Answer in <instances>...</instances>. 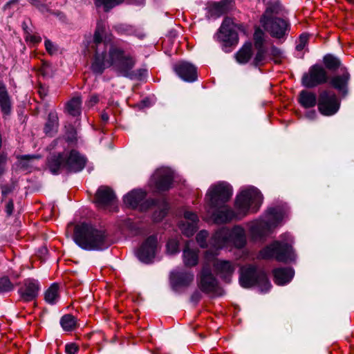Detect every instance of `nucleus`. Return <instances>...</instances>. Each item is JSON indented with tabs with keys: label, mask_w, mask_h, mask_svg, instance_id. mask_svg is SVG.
I'll return each instance as SVG.
<instances>
[{
	"label": "nucleus",
	"mask_w": 354,
	"mask_h": 354,
	"mask_svg": "<svg viewBox=\"0 0 354 354\" xmlns=\"http://www.w3.org/2000/svg\"><path fill=\"white\" fill-rule=\"evenodd\" d=\"M25 39L26 41H30L32 44L39 43L41 41V37L39 35L31 34L30 32H26Z\"/></svg>",
	"instance_id": "obj_47"
},
{
	"label": "nucleus",
	"mask_w": 354,
	"mask_h": 354,
	"mask_svg": "<svg viewBox=\"0 0 354 354\" xmlns=\"http://www.w3.org/2000/svg\"><path fill=\"white\" fill-rule=\"evenodd\" d=\"M145 192L141 189H135L124 196V203L131 208L146 211L149 209L151 201L145 200Z\"/></svg>",
	"instance_id": "obj_14"
},
{
	"label": "nucleus",
	"mask_w": 354,
	"mask_h": 354,
	"mask_svg": "<svg viewBox=\"0 0 354 354\" xmlns=\"http://www.w3.org/2000/svg\"><path fill=\"white\" fill-rule=\"evenodd\" d=\"M274 281L279 286L289 283L294 276V270L290 268H279L272 271Z\"/></svg>",
	"instance_id": "obj_26"
},
{
	"label": "nucleus",
	"mask_w": 354,
	"mask_h": 354,
	"mask_svg": "<svg viewBox=\"0 0 354 354\" xmlns=\"http://www.w3.org/2000/svg\"><path fill=\"white\" fill-rule=\"evenodd\" d=\"M0 107L4 115H9L11 111L10 97L4 84L0 81Z\"/></svg>",
	"instance_id": "obj_32"
},
{
	"label": "nucleus",
	"mask_w": 354,
	"mask_h": 354,
	"mask_svg": "<svg viewBox=\"0 0 354 354\" xmlns=\"http://www.w3.org/2000/svg\"><path fill=\"white\" fill-rule=\"evenodd\" d=\"M101 117H102V120L104 122H107V121H108V120H109V115H108V114H107V113H102V115H101Z\"/></svg>",
	"instance_id": "obj_55"
},
{
	"label": "nucleus",
	"mask_w": 354,
	"mask_h": 354,
	"mask_svg": "<svg viewBox=\"0 0 354 354\" xmlns=\"http://www.w3.org/2000/svg\"><path fill=\"white\" fill-rule=\"evenodd\" d=\"M104 32V24L97 23L93 37L95 54L91 66L93 71L102 74L106 68L112 66L118 75L131 77L136 59L122 49L105 42L103 40Z\"/></svg>",
	"instance_id": "obj_1"
},
{
	"label": "nucleus",
	"mask_w": 354,
	"mask_h": 354,
	"mask_svg": "<svg viewBox=\"0 0 354 354\" xmlns=\"http://www.w3.org/2000/svg\"><path fill=\"white\" fill-rule=\"evenodd\" d=\"M7 161V157L6 156H0V175H1L5 171V164Z\"/></svg>",
	"instance_id": "obj_49"
},
{
	"label": "nucleus",
	"mask_w": 354,
	"mask_h": 354,
	"mask_svg": "<svg viewBox=\"0 0 354 354\" xmlns=\"http://www.w3.org/2000/svg\"><path fill=\"white\" fill-rule=\"evenodd\" d=\"M86 165V159L77 151L72 150L68 155L59 153L52 156L48 160L50 171L57 174L62 168L70 171H81Z\"/></svg>",
	"instance_id": "obj_6"
},
{
	"label": "nucleus",
	"mask_w": 354,
	"mask_h": 354,
	"mask_svg": "<svg viewBox=\"0 0 354 354\" xmlns=\"http://www.w3.org/2000/svg\"><path fill=\"white\" fill-rule=\"evenodd\" d=\"M236 25L232 19H225L219 29V39L227 45L237 44L239 37L236 31Z\"/></svg>",
	"instance_id": "obj_15"
},
{
	"label": "nucleus",
	"mask_w": 354,
	"mask_h": 354,
	"mask_svg": "<svg viewBox=\"0 0 354 354\" xmlns=\"http://www.w3.org/2000/svg\"><path fill=\"white\" fill-rule=\"evenodd\" d=\"M14 289V285L7 277L0 279V293L11 291Z\"/></svg>",
	"instance_id": "obj_39"
},
{
	"label": "nucleus",
	"mask_w": 354,
	"mask_h": 354,
	"mask_svg": "<svg viewBox=\"0 0 354 354\" xmlns=\"http://www.w3.org/2000/svg\"><path fill=\"white\" fill-rule=\"evenodd\" d=\"M60 324L64 330L70 331L75 328L76 321L71 315H65L62 317Z\"/></svg>",
	"instance_id": "obj_36"
},
{
	"label": "nucleus",
	"mask_w": 354,
	"mask_h": 354,
	"mask_svg": "<svg viewBox=\"0 0 354 354\" xmlns=\"http://www.w3.org/2000/svg\"><path fill=\"white\" fill-rule=\"evenodd\" d=\"M269 61L272 59L275 63H279L282 56L280 49L275 46H272L270 51L268 50Z\"/></svg>",
	"instance_id": "obj_40"
},
{
	"label": "nucleus",
	"mask_w": 354,
	"mask_h": 354,
	"mask_svg": "<svg viewBox=\"0 0 354 354\" xmlns=\"http://www.w3.org/2000/svg\"><path fill=\"white\" fill-rule=\"evenodd\" d=\"M283 11V7L277 0H271L266 4V8L261 19H272L278 17Z\"/></svg>",
	"instance_id": "obj_27"
},
{
	"label": "nucleus",
	"mask_w": 354,
	"mask_h": 354,
	"mask_svg": "<svg viewBox=\"0 0 354 354\" xmlns=\"http://www.w3.org/2000/svg\"><path fill=\"white\" fill-rule=\"evenodd\" d=\"M328 80V76L324 68L319 64L312 66L308 73L302 77V84L307 88H313L325 84Z\"/></svg>",
	"instance_id": "obj_13"
},
{
	"label": "nucleus",
	"mask_w": 354,
	"mask_h": 354,
	"mask_svg": "<svg viewBox=\"0 0 354 354\" xmlns=\"http://www.w3.org/2000/svg\"><path fill=\"white\" fill-rule=\"evenodd\" d=\"M263 202V196L254 187L243 190L237 195L235 202V208L239 214L246 215L249 211L257 212Z\"/></svg>",
	"instance_id": "obj_8"
},
{
	"label": "nucleus",
	"mask_w": 354,
	"mask_h": 354,
	"mask_svg": "<svg viewBox=\"0 0 354 354\" xmlns=\"http://www.w3.org/2000/svg\"><path fill=\"white\" fill-rule=\"evenodd\" d=\"M292 248L288 242L275 241L260 252L263 259L275 258L279 261L292 260Z\"/></svg>",
	"instance_id": "obj_11"
},
{
	"label": "nucleus",
	"mask_w": 354,
	"mask_h": 354,
	"mask_svg": "<svg viewBox=\"0 0 354 354\" xmlns=\"http://www.w3.org/2000/svg\"><path fill=\"white\" fill-rule=\"evenodd\" d=\"M176 74L184 81L194 82L197 79L196 67L186 62H179L174 66Z\"/></svg>",
	"instance_id": "obj_20"
},
{
	"label": "nucleus",
	"mask_w": 354,
	"mask_h": 354,
	"mask_svg": "<svg viewBox=\"0 0 354 354\" xmlns=\"http://www.w3.org/2000/svg\"><path fill=\"white\" fill-rule=\"evenodd\" d=\"M46 51L50 55H54L57 52V47L49 39H46L44 42Z\"/></svg>",
	"instance_id": "obj_46"
},
{
	"label": "nucleus",
	"mask_w": 354,
	"mask_h": 354,
	"mask_svg": "<svg viewBox=\"0 0 354 354\" xmlns=\"http://www.w3.org/2000/svg\"><path fill=\"white\" fill-rule=\"evenodd\" d=\"M317 113L315 110L310 111L306 113V116L310 120H314L316 118Z\"/></svg>",
	"instance_id": "obj_54"
},
{
	"label": "nucleus",
	"mask_w": 354,
	"mask_h": 354,
	"mask_svg": "<svg viewBox=\"0 0 354 354\" xmlns=\"http://www.w3.org/2000/svg\"><path fill=\"white\" fill-rule=\"evenodd\" d=\"M39 73L44 77H48L51 75V66L47 62H44L39 68Z\"/></svg>",
	"instance_id": "obj_45"
},
{
	"label": "nucleus",
	"mask_w": 354,
	"mask_h": 354,
	"mask_svg": "<svg viewBox=\"0 0 354 354\" xmlns=\"http://www.w3.org/2000/svg\"><path fill=\"white\" fill-rule=\"evenodd\" d=\"M74 241L80 248L87 250H101L110 245L104 231L85 223L75 227Z\"/></svg>",
	"instance_id": "obj_3"
},
{
	"label": "nucleus",
	"mask_w": 354,
	"mask_h": 354,
	"mask_svg": "<svg viewBox=\"0 0 354 354\" xmlns=\"http://www.w3.org/2000/svg\"><path fill=\"white\" fill-rule=\"evenodd\" d=\"M317 106L321 114L325 116H330L338 111L340 102L334 92L324 90L319 95Z\"/></svg>",
	"instance_id": "obj_12"
},
{
	"label": "nucleus",
	"mask_w": 354,
	"mask_h": 354,
	"mask_svg": "<svg viewBox=\"0 0 354 354\" xmlns=\"http://www.w3.org/2000/svg\"><path fill=\"white\" fill-rule=\"evenodd\" d=\"M260 22L266 31L277 38L282 37L286 33L288 27L287 21L281 17L260 19Z\"/></svg>",
	"instance_id": "obj_16"
},
{
	"label": "nucleus",
	"mask_w": 354,
	"mask_h": 354,
	"mask_svg": "<svg viewBox=\"0 0 354 354\" xmlns=\"http://www.w3.org/2000/svg\"><path fill=\"white\" fill-rule=\"evenodd\" d=\"M239 283L245 288L256 286L262 292H266L272 286L266 273L255 266L250 264L241 268Z\"/></svg>",
	"instance_id": "obj_7"
},
{
	"label": "nucleus",
	"mask_w": 354,
	"mask_h": 354,
	"mask_svg": "<svg viewBox=\"0 0 354 354\" xmlns=\"http://www.w3.org/2000/svg\"><path fill=\"white\" fill-rule=\"evenodd\" d=\"M174 173L169 168H160L156 171L151 180L160 191L167 190L171 187Z\"/></svg>",
	"instance_id": "obj_18"
},
{
	"label": "nucleus",
	"mask_w": 354,
	"mask_h": 354,
	"mask_svg": "<svg viewBox=\"0 0 354 354\" xmlns=\"http://www.w3.org/2000/svg\"><path fill=\"white\" fill-rule=\"evenodd\" d=\"M189 244V242L187 243L183 250V258L184 264L187 267H193L198 262V251L190 248Z\"/></svg>",
	"instance_id": "obj_29"
},
{
	"label": "nucleus",
	"mask_w": 354,
	"mask_h": 354,
	"mask_svg": "<svg viewBox=\"0 0 354 354\" xmlns=\"http://www.w3.org/2000/svg\"><path fill=\"white\" fill-rule=\"evenodd\" d=\"M308 41V34H301L299 37V41L296 46V49L298 51L302 50L305 46H306Z\"/></svg>",
	"instance_id": "obj_43"
},
{
	"label": "nucleus",
	"mask_w": 354,
	"mask_h": 354,
	"mask_svg": "<svg viewBox=\"0 0 354 354\" xmlns=\"http://www.w3.org/2000/svg\"><path fill=\"white\" fill-rule=\"evenodd\" d=\"M253 39L254 45L250 42L245 44L236 53V59L241 64L250 62V64L254 67L262 66L269 62L264 32L259 28H256Z\"/></svg>",
	"instance_id": "obj_2"
},
{
	"label": "nucleus",
	"mask_w": 354,
	"mask_h": 354,
	"mask_svg": "<svg viewBox=\"0 0 354 354\" xmlns=\"http://www.w3.org/2000/svg\"><path fill=\"white\" fill-rule=\"evenodd\" d=\"M208 210L212 211V218L214 223L217 224L225 223L231 221L234 217V212L227 205H222L216 207H209Z\"/></svg>",
	"instance_id": "obj_22"
},
{
	"label": "nucleus",
	"mask_w": 354,
	"mask_h": 354,
	"mask_svg": "<svg viewBox=\"0 0 354 354\" xmlns=\"http://www.w3.org/2000/svg\"><path fill=\"white\" fill-rule=\"evenodd\" d=\"M178 252V243L175 239L169 240L167 243V252L174 254Z\"/></svg>",
	"instance_id": "obj_42"
},
{
	"label": "nucleus",
	"mask_w": 354,
	"mask_h": 354,
	"mask_svg": "<svg viewBox=\"0 0 354 354\" xmlns=\"http://www.w3.org/2000/svg\"><path fill=\"white\" fill-rule=\"evenodd\" d=\"M58 127V117L55 113L48 114V121L45 125L44 131L47 135L52 136L56 132Z\"/></svg>",
	"instance_id": "obj_35"
},
{
	"label": "nucleus",
	"mask_w": 354,
	"mask_h": 354,
	"mask_svg": "<svg viewBox=\"0 0 354 354\" xmlns=\"http://www.w3.org/2000/svg\"><path fill=\"white\" fill-rule=\"evenodd\" d=\"M212 9L215 10L217 12H221L223 10V5L221 3H212Z\"/></svg>",
	"instance_id": "obj_51"
},
{
	"label": "nucleus",
	"mask_w": 354,
	"mask_h": 354,
	"mask_svg": "<svg viewBox=\"0 0 354 354\" xmlns=\"http://www.w3.org/2000/svg\"><path fill=\"white\" fill-rule=\"evenodd\" d=\"M232 196V188L226 182H219L212 185L206 194V199L209 207H216L225 205Z\"/></svg>",
	"instance_id": "obj_10"
},
{
	"label": "nucleus",
	"mask_w": 354,
	"mask_h": 354,
	"mask_svg": "<svg viewBox=\"0 0 354 354\" xmlns=\"http://www.w3.org/2000/svg\"><path fill=\"white\" fill-rule=\"evenodd\" d=\"M12 191V187L10 186L5 185L2 187V194L6 196Z\"/></svg>",
	"instance_id": "obj_53"
},
{
	"label": "nucleus",
	"mask_w": 354,
	"mask_h": 354,
	"mask_svg": "<svg viewBox=\"0 0 354 354\" xmlns=\"http://www.w3.org/2000/svg\"><path fill=\"white\" fill-rule=\"evenodd\" d=\"M124 0H95V5L97 7L102 6L107 12L113 7L120 4Z\"/></svg>",
	"instance_id": "obj_38"
},
{
	"label": "nucleus",
	"mask_w": 354,
	"mask_h": 354,
	"mask_svg": "<svg viewBox=\"0 0 354 354\" xmlns=\"http://www.w3.org/2000/svg\"><path fill=\"white\" fill-rule=\"evenodd\" d=\"M198 218L195 213L186 211L184 213V220L180 223L179 227L183 234L187 236H191L198 228Z\"/></svg>",
	"instance_id": "obj_24"
},
{
	"label": "nucleus",
	"mask_w": 354,
	"mask_h": 354,
	"mask_svg": "<svg viewBox=\"0 0 354 354\" xmlns=\"http://www.w3.org/2000/svg\"><path fill=\"white\" fill-rule=\"evenodd\" d=\"M207 236L208 233L205 230H202L198 233L196 236V241L201 248H205L206 246L205 240Z\"/></svg>",
	"instance_id": "obj_44"
},
{
	"label": "nucleus",
	"mask_w": 354,
	"mask_h": 354,
	"mask_svg": "<svg viewBox=\"0 0 354 354\" xmlns=\"http://www.w3.org/2000/svg\"><path fill=\"white\" fill-rule=\"evenodd\" d=\"M156 247V238L149 236L138 250L136 253L138 258L144 263H150L155 257Z\"/></svg>",
	"instance_id": "obj_19"
},
{
	"label": "nucleus",
	"mask_w": 354,
	"mask_h": 354,
	"mask_svg": "<svg viewBox=\"0 0 354 354\" xmlns=\"http://www.w3.org/2000/svg\"><path fill=\"white\" fill-rule=\"evenodd\" d=\"M59 299V286L57 283H53L46 290L44 299L48 304L53 305L58 301Z\"/></svg>",
	"instance_id": "obj_33"
},
{
	"label": "nucleus",
	"mask_w": 354,
	"mask_h": 354,
	"mask_svg": "<svg viewBox=\"0 0 354 354\" xmlns=\"http://www.w3.org/2000/svg\"><path fill=\"white\" fill-rule=\"evenodd\" d=\"M347 1L352 4H354V0H347Z\"/></svg>",
	"instance_id": "obj_57"
},
{
	"label": "nucleus",
	"mask_w": 354,
	"mask_h": 354,
	"mask_svg": "<svg viewBox=\"0 0 354 354\" xmlns=\"http://www.w3.org/2000/svg\"><path fill=\"white\" fill-rule=\"evenodd\" d=\"M13 209H14V204H13V202L12 201H10L7 205H6V211L7 212V214L8 215H11L12 212H13Z\"/></svg>",
	"instance_id": "obj_52"
},
{
	"label": "nucleus",
	"mask_w": 354,
	"mask_h": 354,
	"mask_svg": "<svg viewBox=\"0 0 354 354\" xmlns=\"http://www.w3.org/2000/svg\"><path fill=\"white\" fill-rule=\"evenodd\" d=\"M299 102L304 108L309 109L314 107L317 103L318 104V99L315 93L303 90L299 93Z\"/></svg>",
	"instance_id": "obj_30"
},
{
	"label": "nucleus",
	"mask_w": 354,
	"mask_h": 354,
	"mask_svg": "<svg viewBox=\"0 0 354 354\" xmlns=\"http://www.w3.org/2000/svg\"><path fill=\"white\" fill-rule=\"evenodd\" d=\"M194 274L192 271L176 270L171 272L170 280L176 288L187 287L194 281Z\"/></svg>",
	"instance_id": "obj_21"
},
{
	"label": "nucleus",
	"mask_w": 354,
	"mask_h": 354,
	"mask_svg": "<svg viewBox=\"0 0 354 354\" xmlns=\"http://www.w3.org/2000/svg\"><path fill=\"white\" fill-rule=\"evenodd\" d=\"M39 290V283L34 279H28L19 288V293L24 301H30L38 296Z\"/></svg>",
	"instance_id": "obj_23"
},
{
	"label": "nucleus",
	"mask_w": 354,
	"mask_h": 354,
	"mask_svg": "<svg viewBox=\"0 0 354 354\" xmlns=\"http://www.w3.org/2000/svg\"><path fill=\"white\" fill-rule=\"evenodd\" d=\"M23 28L25 31V35H26V32H30L28 30V26H26V23L24 22L23 23Z\"/></svg>",
	"instance_id": "obj_56"
},
{
	"label": "nucleus",
	"mask_w": 354,
	"mask_h": 354,
	"mask_svg": "<svg viewBox=\"0 0 354 354\" xmlns=\"http://www.w3.org/2000/svg\"><path fill=\"white\" fill-rule=\"evenodd\" d=\"M153 210V219L156 222L160 221L167 214L168 205L165 201L155 203L151 201L149 208Z\"/></svg>",
	"instance_id": "obj_31"
},
{
	"label": "nucleus",
	"mask_w": 354,
	"mask_h": 354,
	"mask_svg": "<svg viewBox=\"0 0 354 354\" xmlns=\"http://www.w3.org/2000/svg\"><path fill=\"white\" fill-rule=\"evenodd\" d=\"M246 243L245 230L239 226H234L231 230L222 227L212 236L209 244L213 249L218 250L229 245L241 248Z\"/></svg>",
	"instance_id": "obj_5"
},
{
	"label": "nucleus",
	"mask_w": 354,
	"mask_h": 354,
	"mask_svg": "<svg viewBox=\"0 0 354 354\" xmlns=\"http://www.w3.org/2000/svg\"><path fill=\"white\" fill-rule=\"evenodd\" d=\"M39 158V157L38 156H22L20 158V165L24 168H28V167L32 166L31 163L35 159H37Z\"/></svg>",
	"instance_id": "obj_41"
},
{
	"label": "nucleus",
	"mask_w": 354,
	"mask_h": 354,
	"mask_svg": "<svg viewBox=\"0 0 354 354\" xmlns=\"http://www.w3.org/2000/svg\"><path fill=\"white\" fill-rule=\"evenodd\" d=\"M78 351V346L75 343L67 344L65 346V351L67 354H76Z\"/></svg>",
	"instance_id": "obj_48"
},
{
	"label": "nucleus",
	"mask_w": 354,
	"mask_h": 354,
	"mask_svg": "<svg viewBox=\"0 0 354 354\" xmlns=\"http://www.w3.org/2000/svg\"><path fill=\"white\" fill-rule=\"evenodd\" d=\"M210 246L209 250L206 252L205 259L209 265H212L214 271L217 276L226 283H230L232 277L236 269V264L231 261L219 259L214 258L217 253ZM214 250H216L214 249Z\"/></svg>",
	"instance_id": "obj_9"
},
{
	"label": "nucleus",
	"mask_w": 354,
	"mask_h": 354,
	"mask_svg": "<svg viewBox=\"0 0 354 354\" xmlns=\"http://www.w3.org/2000/svg\"><path fill=\"white\" fill-rule=\"evenodd\" d=\"M115 196L108 187H100L95 195V202L99 207H105L114 203Z\"/></svg>",
	"instance_id": "obj_25"
},
{
	"label": "nucleus",
	"mask_w": 354,
	"mask_h": 354,
	"mask_svg": "<svg viewBox=\"0 0 354 354\" xmlns=\"http://www.w3.org/2000/svg\"><path fill=\"white\" fill-rule=\"evenodd\" d=\"M350 79L348 72L343 73L341 75H335L330 80V85L343 94L347 93V85Z\"/></svg>",
	"instance_id": "obj_28"
},
{
	"label": "nucleus",
	"mask_w": 354,
	"mask_h": 354,
	"mask_svg": "<svg viewBox=\"0 0 354 354\" xmlns=\"http://www.w3.org/2000/svg\"><path fill=\"white\" fill-rule=\"evenodd\" d=\"M99 101V97L97 95H93L90 97L87 104L89 106H93L96 104Z\"/></svg>",
	"instance_id": "obj_50"
},
{
	"label": "nucleus",
	"mask_w": 354,
	"mask_h": 354,
	"mask_svg": "<svg viewBox=\"0 0 354 354\" xmlns=\"http://www.w3.org/2000/svg\"><path fill=\"white\" fill-rule=\"evenodd\" d=\"M283 218V213L277 207L269 208L266 213L258 220L248 224L249 230L254 240H259L271 232Z\"/></svg>",
	"instance_id": "obj_4"
},
{
	"label": "nucleus",
	"mask_w": 354,
	"mask_h": 354,
	"mask_svg": "<svg viewBox=\"0 0 354 354\" xmlns=\"http://www.w3.org/2000/svg\"><path fill=\"white\" fill-rule=\"evenodd\" d=\"M81 98L80 97H74L66 104L67 111L71 115H79L81 113Z\"/></svg>",
	"instance_id": "obj_34"
},
{
	"label": "nucleus",
	"mask_w": 354,
	"mask_h": 354,
	"mask_svg": "<svg viewBox=\"0 0 354 354\" xmlns=\"http://www.w3.org/2000/svg\"><path fill=\"white\" fill-rule=\"evenodd\" d=\"M324 64L328 69L335 71L340 66L341 63L337 57L332 55H326L324 57Z\"/></svg>",
	"instance_id": "obj_37"
},
{
	"label": "nucleus",
	"mask_w": 354,
	"mask_h": 354,
	"mask_svg": "<svg viewBox=\"0 0 354 354\" xmlns=\"http://www.w3.org/2000/svg\"><path fill=\"white\" fill-rule=\"evenodd\" d=\"M286 236H288V240H289V239H290V236L289 234H286Z\"/></svg>",
	"instance_id": "obj_58"
},
{
	"label": "nucleus",
	"mask_w": 354,
	"mask_h": 354,
	"mask_svg": "<svg viewBox=\"0 0 354 354\" xmlns=\"http://www.w3.org/2000/svg\"><path fill=\"white\" fill-rule=\"evenodd\" d=\"M218 286V281L212 273L207 262L204 263L200 274L198 287L205 292H213Z\"/></svg>",
	"instance_id": "obj_17"
}]
</instances>
